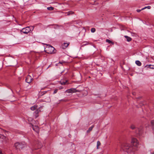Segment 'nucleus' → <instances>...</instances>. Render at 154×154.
<instances>
[{
    "instance_id": "nucleus-4",
    "label": "nucleus",
    "mask_w": 154,
    "mask_h": 154,
    "mask_svg": "<svg viewBox=\"0 0 154 154\" xmlns=\"http://www.w3.org/2000/svg\"><path fill=\"white\" fill-rule=\"evenodd\" d=\"M47 46L48 47H47L46 48L45 52L48 54H51L54 53V48L51 46Z\"/></svg>"
},
{
    "instance_id": "nucleus-13",
    "label": "nucleus",
    "mask_w": 154,
    "mask_h": 154,
    "mask_svg": "<svg viewBox=\"0 0 154 154\" xmlns=\"http://www.w3.org/2000/svg\"><path fill=\"white\" fill-rule=\"evenodd\" d=\"M93 127H94L93 126H92L90 127L88 129L87 131V133H89L91 131H92Z\"/></svg>"
},
{
    "instance_id": "nucleus-3",
    "label": "nucleus",
    "mask_w": 154,
    "mask_h": 154,
    "mask_svg": "<svg viewBox=\"0 0 154 154\" xmlns=\"http://www.w3.org/2000/svg\"><path fill=\"white\" fill-rule=\"evenodd\" d=\"M14 146L16 149H21L26 146V144L24 142L23 143L17 142L14 144Z\"/></svg>"
},
{
    "instance_id": "nucleus-20",
    "label": "nucleus",
    "mask_w": 154,
    "mask_h": 154,
    "mask_svg": "<svg viewBox=\"0 0 154 154\" xmlns=\"http://www.w3.org/2000/svg\"><path fill=\"white\" fill-rule=\"evenodd\" d=\"M96 31V29L95 28H93L91 29V31L92 32H94Z\"/></svg>"
},
{
    "instance_id": "nucleus-14",
    "label": "nucleus",
    "mask_w": 154,
    "mask_h": 154,
    "mask_svg": "<svg viewBox=\"0 0 154 154\" xmlns=\"http://www.w3.org/2000/svg\"><path fill=\"white\" fill-rule=\"evenodd\" d=\"M135 63L137 65L139 66H140L141 65V63L139 60L136 61L135 62Z\"/></svg>"
},
{
    "instance_id": "nucleus-5",
    "label": "nucleus",
    "mask_w": 154,
    "mask_h": 154,
    "mask_svg": "<svg viewBox=\"0 0 154 154\" xmlns=\"http://www.w3.org/2000/svg\"><path fill=\"white\" fill-rule=\"evenodd\" d=\"M80 92L81 91L79 90H77L75 88H71L66 91H65V93H72L76 92Z\"/></svg>"
},
{
    "instance_id": "nucleus-28",
    "label": "nucleus",
    "mask_w": 154,
    "mask_h": 154,
    "mask_svg": "<svg viewBox=\"0 0 154 154\" xmlns=\"http://www.w3.org/2000/svg\"><path fill=\"white\" fill-rule=\"evenodd\" d=\"M35 118H36L38 116V114H35Z\"/></svg>"
},
{
    "instance_id": "nucleus-17",
    "label": "nucleus",
    "mask_w": 154,
    "mask_h": 154,
    "mask_svg": "<svg viewBox=\"0 0 154 154\" xmlns=\"http://www.w3.org/2000/svg\"><path fill=\"white\" fill-rule=\"evenodd\" d=\"M150 8H151V7L150 6H146V7H145L144 8H142V9H141V10H143L146 8H147L148 9H149Z\"/></svg>"
},
{
    "instance_id": "nucleus-22",
    "label": "nucleus",
    "mask_w": 154,
    "mask_h": 154,
    "mask_svg": "<svg viewBox=\"0 0 154 154\" xmlns=\"http://www.w3.org/2000/svg\"><path fill=\"white\" fill-rule=\"evenodd\" d=\"M47 9L49 10H52L54 9V8L51 7H48Z\"/></svg>"
},
{
    "instance_id": "nucleus-31",
    "label": "nucleus",
    "mask_w": 154,
    "mask_h": 154,
    "mask_svg": "<svg viewBox=\"0 0 154 154\" xmlns=\"http://www.w3.org/2000/svg\"><path fill=\"white\" fill-rule=\"evenodd\" d=\"M0 154H2V152L0 151Z\"/></svg>"
},
{
    "instance_id": "nucleus-9",
    "label": "nucleus",
    "mask_w": 154,
    "mask_h": 154,
    "mask_svg": "<svg viewBox=\"0 0 154 154\" xmlns=\"http://www.w3.org/2000/svg\"><path fill=\"white\" fill-rule=\"evenodd\" d=\"M69 43L64 42L62 45V47L63 49H65L69 45Z\"/></svg>"
},
{
    "instance_id": "nucleus-26",
    "label": "nucleus",
    "mask_w": 154,
    "mask_h": 154,
    "mask_svg": "<svg viewBox=\"0 0 154 154\" xmlns=\"http://www.w3.org/2000/svg\"><path fill=\"white\" fill-rule=\"evenodd\" d=\"M151 124L152 125H154V120L151 121Z\"/></svg>"
},
{
    "instance_id": "nucleus-12",
    "label": "nucleus",
    "mask_w": 154,
    "mask_h": 154,
    "mask_svg": "<svg viewBox=\"0 0 154 154\" xmlns=\"http://www.w3.org/2000/svg\"><path fill=\"white\" fill-rule=\"evenodd\" d=\"M125 37L127 39V40L128 42H130L131 40V38L128 36H125Z\"/></svg>"
},
{
    "instance_id": "nucleus-24",
    "label": "nucleus",
    "mask_w": 154,
    "mask_h": 154,
    "mask_svg": "<svg viewBox=\"0 0 154 154\" xmlns=\"http://www.w3.org/2000/svg\"><path fill=\"white\" fill-rule=\"evenodd\" d=\"M106 42H108L109 43H111V42H112V41L111 40H110L109 39H106Z\"/></svg>"
},
{
    "instance_id": "nucleus-19",
    "label": "nucleus",
    "mask_w": 154,
    "mask_h": 154,
    "mask_svg": "<svg viewBox=\"0 0 154 154\" xmlns=\"http://www.w3.org/2000/svg\"><path fill=\"white\" fill-rule=\"evenodd\" d=\"M0 138H2V139H5L6 137L5 136L3 135H2V134H1V136H0Z\"/></svg>"
},
{
    "instance_id": "nucleus-10",
    "label": "nucleus",
    "mask_w": 154,
    "mask_h": 154,
    "mask_svg": "<svg viewBox=\"0 0 154 154\" xmlns=\"http://www.w3.org/2000/svg\"><path fill=\"white\" fill-rule=\"evenodd\" d=\"M42 107H41L39 108L38 109L34 112V113L35 114H38L39 112L41 111V110L42 109Z\"/></svg>"
},
{
    "instance_id": "nucleus-21",
    "label": "nucleus",
    "mask_w": 154,
    "mask_h": 154,
    "mask_svg": "<svg viewBox=\"0 0 154 154\" xmlns=\"http://www.w3.org/2000/svg\"><path fill=\"white\" fill-rule=\"evenodd\" d=\"M42 144L41 143H39L38 144V148H41L42 147Z\"/></svg>"
},
{
    "instance_id": "nucleus-33",
    "label": "nucleus",
    "mask_w": 154,
    "mask_h": 154,
    "mask_svg": "<svg viewBox=\"0 0 154 154\" xmlns=\"http://www.w3.org/2000/svg\"><path fill=\"white\" fill-rule=\"evenodd\" d=\"M152 154H154V152L153 153H152Z\"/></svg>"
},
{
    "instance_id": "nucleus-32",
    "label": "nucleus",
    "mask_w": 154,
    "mask_h": 154,
    "mask_svg": "<svg viewBox=\"0 0 154 154\" xmlns=\"http://www.w3.org/2000/svg\"><path fill=\"white\" fill-rule=\"evenodd\" d=\"M153 134H154V129H153Z\"/></svg>"
},
{
    "instance_id": "nucleus-1",
    "label": "nucleus",
    "mask_w": 154,
    "mask_h": 154,
    "mask_svg": "<svg viewBox=\"0 0 154 154\" xmlns=\"http://www.w3.org/2000/svg\"><path fill=\"white\" fill-rule=\"evenodd\" d=\"M131 144L125 143L122 144L121 148L128 154H134L135 152L137 150L138 145V141L135 138H132L131 141Z\"/></svg>"
},
{
    "instance_id": "nucleus-16",
    "label": "nucleus",
    "mask_w": 154,
    "mask_h": 154,
    "mask_svg": "<svg viewBox=\"0 0 154 154\" xmlns=\"http://www.w3.org/2000/svg\"><path fill=\"white\" fill-rule=\"evenodd\" d=\"M67 82V80H65L64 81H62L60 82V84L62 85H65L66 84V82Z\"/></svg>"
},
{
    "instance_id": "nucleus-15",
    "label": "nucleus",
    "mask_w": 154,
    "mask_h": 154,
    "mask_svg": "<svg viewBox=\"0 0 154 154\" xmlns=\"http://www.w3.org/2000/svg\"><path fill=\"white\" fill-rule=\"evenodd\" d=\"M146 66L147 67H149L150 68L154 69V65H146Z\"/></svg>"
},
{
    "instance_id": "nucleus-29",
    "label": "nucleus",
    "mask_w": 154,
    "mask_h": 154,
    "mask_svg": "<svg viewBox=\"0 0 154 154\" xmlns=\"http://www.w3.org/2000/svg\"><path fill=\"white\" fill-rule=\"evenodd\" d=\"M142 10H140V9H137V12H140L141 11H142Z\"/></svg>"
},
{
    "instance_id": "nucleus-7",
    "label": "nucleus",
    "mask_w": 154,
    "mask_h": 154,
    "mask_svg": "<svg viewBox=\"0 0 154 154\" xmlns=\"http://www.w3.org/2000/svg\"><path fill=\"white\" fill-rule=\"evenodd\" d=\"M32 80L33 79L31 76L28 75L26 77L25 81L26 82L28 83H30L32 82Z\"/></svg>"
},
{
    "instance_id": "nucleus-30",
    "label": "nucleus",
    "mask_w": 154,
    "mask_h": 154,
    "mask_svg": "<svg viewBox=\"0 0 154 154\" xmlns=\"http://www.w3.org/2000/svg\"><path fill=\"white\" fill-rule=\"evenodd\" d=\"M111 43L112 45H113L114 44V42H111Z\"/></svg>"
},
{
    "instance_id": "nucleus-8",
    "label": "nucleus",
    "mask_w": 154,
    "mask_h": 154,
    "mask_svg": "<svg viewBox=\"0 0 154 154\" xmlns=\"http://www.w3.org/2000/svg\"><path fill=\"white\" fill-rule=\"evenodd\" d=\"M32 126L33 130L37 133H38L39 131V128L36 125H32Z\"/></svg>"
},
{
    "instance_id": "nucleus-6",
    "label": "nucleus",
    "mask_w": 154,
    "mask_h": 154,
    "mask_svg": "<svg viewBox=\"0 0 154 154\" xmlns=\"http://www.w3.org/2000/svg\"><path fill=\"white\" fill-rule=\"evenodd\" d=\"M31 31V29L30 28V27L28 26L23 28L21 30V32L24 34H27L29 33Z\"/></svg>"
},
{
    "instance_id": "nucleus-18",
    "label": "nucleus",
    "mask_w": 154,
    "mask_h": 154,
    "mask_svg": "<svg viewBox=\"0 0 154 154\" xmlns=\"http://www.w3.org/2000/svg\"><path fill=\"white\" fill-rule=\"evenodd\" d=\"M74 13V12L72 11H69L67 13V15H69L70 14H72Z\"/></svg>"
},
{
    "instance_id": "nucleus-27",
    "label": "nucleus",
    "mask_w": 154,
    "mask_h": 154,
    "mask_svg": "<svg viewBox=\"0 0 154 154\" xmlns=\"http://www.w3.org/2000/svg\"><path fill=\"white\" fill-rule=\"evenodd\" d=\"M88 43H86V44H83L82 45V46H81V47H84V46L87 45H88Z\"/></svg>"
},
{
    "instance_id": "nucleus-2",
    "label": "nucleus",
    "mask_w": 154,
    "mask_h": 154,
    "mask_svg": "<svg viewBox=\"0 0 154 154\" xmlns=\"http://www.w3.org/2000/svg\"><path fill=\"white\" fill-rule=\"evenodd\" d=\"M130 128L132 130L136 129V133L139 135L141 136L142 135L143 133V127L140 126L139 128H136L135 126L134 125H131L130 126Z\"/></svg>"
},
{
    "instance_id": "nucleus-23",
    "label": "nucleus",
    "mask_w": 154,
    "mask_h": 154,
    "mask_svg": "<svg viewBox=\"0 0 154 154\" xmlns=\"http://www.w3.org/2000/svg\"><path fill=\"white\" fill-rule=\"evenodd\" d=\"M101 144L100 143L99 141H98L97 142V147H98Z\"/></svg>"
},
{
    "instance_id": "nucleus-25",
    "label": "nucleus",
    "mask_w": 154,
    "mask_h": 154,
    "mask_svg": "<svg viewBox=\"0 0 154 154\" xmlns=\"http://www.w3.org/2000/svg\"><path fill=\"white\" fill-rule=\"evenodd\" d=\"M58 90V89H56L54 91V94H55L57 93Z\"/></svg>"
},
{
    "instance_id": "nucleus-11",
    "label": "nucleus",
    "mask_w": 154,
    "mask_h": 154,
    "mask_svg": "<svg viewBox=\"0 0 154 154\" xmlns=\"http://www.w3.org/2000/svg\"><path fill=\"white\" fill-rule=\"evenodd\" d=\"M37 107V106L36 105H35L34 106L31 107L30 108V109L32 110H34L35 109H36Z\"/></svg>"
}]
</instances>
